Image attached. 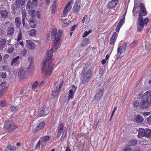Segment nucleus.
Masks as SVG:
<instances>
[{
    "mask_svg": "<svg viewBox=\"0 0 151 151\" xmlns=\"http://www.w3.org/2000/svg\"><path fill=\"white\" fill-rule=\"evenodd\" d=\"M49 113L48 109L46 108L45 106H43L42 109L40 112L39 114L40 116L46 115Z\"/></svg>",
    "mask_w": 151,
    "mask_h": 151,
    "instance_id": "19",
    "label": "nucleus"
},
{
    "mask_svg": "<svg viewBox=\"0 0 151 151\" xmlns=\"http://www.w3.org/2000/svg\"><path fill=\"white\" fill-rule=\"evenodd\" d=\"M15 22L17 27H19L21 24L20 18L19 17H17L15 19Z\"/></svg>",
    "mask_w": 151,
    "mask_h": 151,
    "instance_id": "29",
    "label": "nucleus"
},
{
    "mask_svg": "<svg viewBox=\"0 0 151 151\" xmlns=\"http://www.w3.org/2000/svg\"><path fill=\"white\" fill-rule=\"evenodd\" d=\"M30 25L31 27L35 28L36 26V22L33 19H31L30 20Z\"/></svg>",
    "mask_w": 151,
    "mask_h": 151,
    "instance_id": "31",
    "label": "nucleus"
},
{
    "mask_svg": "<svg viewBox=\"0 0 151 151\" xmlns=\"http://www.w3.org/2000/svg\"><path fill=\"white\" fill-rule=\"evenodd\" d=\"M1 76L3 78H5L6 77V73L5 72H3L1 73Z\"/></svg>",
    "mask_w": 151,
    "mask_h": 151,
    "instance_id": "52",
    "label": "nucleus"
},
{
    "mask_svg": "<svg viewBox=\"0 0 151 151\" xmlns=\"http://www.w3.org/2000/svg\"><path fill=\"white\" fill-rule=\"evenodd\" d=\"M7 89V87L2 88L0 92V98L4 94L6 90Z\"/></svg>",
    "mask_w": 151,
    "mask_h": 151,
    "instance_id": "39",
    "label": "nucleus"
},
{
    "mask_svg": "<svg viewBox=\"0 0 151 151\" xmlns=\"http://www.w3.org/2000/svg\"><path fill=\"white\" fill-rule=\"evenodd\" d=\"M150 114V112H144L143 114V115L144 116H148Z\"/></svg>",
    "mask_w": 151,
    "mask_h": 151,
    "instance_id": "54",
    "label": "nucleus"
},
{
    "mask_svg": "<svg viewBox=\"0 0 151 151\" xmlns=\"http://www.w3.org/2000/svg\"><path fill=\"white\" fill-rule=\"evenodd\" d=\"M102 95V90L99 91V92L95 95L93 101L96 102H98L100 100Z\"/></svg>",
    "mask_w": 151,
    "mask_h": 151,
    "instance_id": "17",
    "label": "nucleus"
},
{
    "mask_svg": "<svg viewBox=\"0 0 151 151\" xmlns=\"http://www.w3.org/2000/svg\"><path fill=\"white\" fill-rule=\"evenodd\" d=\"M118 0H112L107 5L108 8H113L116 6L118 2Z\"/></svg>",
    "mask_w": 151,
    "mask_h": 151,
    "instance_id": "15",
    "label": "nucleus"
},
{
    "mask_svg": "<svg viewBox=\"0 0 151 151\" xmlns=\"http://www.w3.org/2000/svg\"><path fill=\"white\" fill-rule=\"evenodd\" d=\"M137 144V141L135 140H133L130 141L128 144L129 146H133L136 145Z\"/></svg>",
    "mask_w": 151,
    "mask_h": 151,
    "instance_id": "38",
    "label": "nucleus"
},
{
    "mask_svg": "<svg viewBox=\"0 0 151 151\" xmlns=\"http://www.w3.org/2000/svg\"><path fill=\"white\" fill-rule=\"evenodd\" d=\"M11 8L14 11L16 10H17V8H17V6L16 7L14 5L12 6L11 7Z\"/></svg>",
    "mask_w": 151,
    "mask_h": 151,
    "instance_id": "55",
    "label": "nucleus"
},
{
    "mask_svg": "<svg viewBox=\"0 0 151 151\" xmlns=\"http://www.w3.org/2000/svg\"><path fill=\"white\" fill-rule=\"evenodd\" d=\"M91 75V71L90 70H88L85 74L82 75L81 78L82 83H84L86 82H88L89 80Z\"/></svg>",
    "mask_w": 151,
    "mask_h": 151,
    "instance_id": "5",
    "label": "nucleus"
},
{
    "mask_svg": "<svg viewBox=\"0 0 151 151\" xmlns=\"http://www.w3.org/2000/svg\"><path fill=\"white\" fill-rule=\"evenodd\" d=\"M62 31L59 30L58 32L56 29H53L52 31V38L56 42L59 41L61 38Z\"/></svg>",
    "mask_w": 151,
    "mask_h": 151,
    "instance_id": "3",
    "label": "nucleus"
},
{
    "mask_svg": "<svg viewBox=\"0 0 151 151\" xmlns=\"http://www.w3.org/2000/svg\"><path fill=\"white\" fill-rule=\"evenodd\" d=\"M118 32H114L111 37L110 40V43L111 45L110 47L111 52L114 47V45L117 39Z\"/></svg>",
    "mask_w": 151,
    "mask_h": 151,
    "instance_id": "8",
    "label": "nucleus"
},
{
    "mask_svg": "<svg viewBox=\"0 0 151 151\" xmlns=\"http://www.w3.org/2000/svg\"><path fill=\"white\" fill-rule=\"evenodd\" d=\"M6 82H2L1 84V86H5L6 84Z\"/></svg>",
    "mask_w": 151,
    "mask_h": 151,
    "instance_id": "63",
    "label": "nucleus"
},
{
    "mask_svg": "<svg viewBox=\"0 0 151 151\" xmlns=\"http://www.w3.org/2000/svg\"><path fill=\"white\" fill-rule=\"evenodd\" d=\"M145 134L146 130H145L142 128H139L138 130V137L140 138L143 137L144 136H145Z\"/></svg>",
    "mask_w": 151,
    "mask_h": 151,
    "instance_id": "21",
    "label": "nucleus"
},
{
    "mask_svg": "<svg viewBox=\"0 0 151 151\" xmlns=\"http://www.w3.org/2000/svg\"><path fill=\"white\" fill-rule=\"evenodd\" d=\"M27 50L25 48H24L21 51V53L23 56H25L27 54Z\"/></svg>",
    "mask_w": 151,
    "mask_h": 151,
    "instance_id": "40",
    "label": "nucleus"
},
{
    "mask_svg": "<svg viewBox=\"0 0 151 151\" xmlns=\"http://www.w3.org/2000/svg\"><path fill=\"white\" fill-rule=\"evenodd\" d=\"M135 119L137 122H142L143 120L142 117L139 115H137L135 117Z\"/></svg>",
    "mask_w": 151,
    "mask_h": 151,
    "instance_id": "33",
    "label": "nucleus"
},
{
    "mask_svg": "<svg viewBox=\"0 0 151 151\" xmlns=\"http://www.w3.org/2000/svg\"><path fill=\"white\" fill-rule=\"evenodd\" d=\"M20 58L19 55L14 58L11 62V65L13 66H18L19 64V60Z\"/></svg>",
    "mask_w": 151,
    "mask_h": 151,
    "instance_id": "18",
    "label": "nucleus"
},
{
    "mask_svg": "<svg viewBox=\"0 0 151 151\" xmlns=\"http://www.w3.org/2000/svg\"><path fill=\"white\" fill-rule=\"evenodd\" d=\"M140 10H137L138 9V6L137 5L134 4L133 9L134 12L136 13L138 12L139 17L137 22V29L138 31H141L143 28L144 26H146L147 23L149 21L148 18L144 19L142 16H145L147 14V12L145 7L142 4H141L139 5Z\"/></svg>",
    "mask_w": 151,
    "mask_h": 151,
    "instance_id": "1",
    "label": "nucleus"
},
{
    "mask_svg": "<svg viewBox=\"0 0 151 151\" xmlns=\"http://www.w3.org/2000/svg\"><path fill=\"white\" fill-rule=\"evenodd\" d=\"M14 32V29L13 27H9L7 29V34L8 35H10L13 34Z\"/></svg>",
    "mask_w": 151,
    "mask_h": 151,
    "instance_id": "30",
    "label": "nucleus"
},
{
    "mask_svg": "<svg viewBox=\"0 0 151 151\" xmlns=\"http://www.w3.org/2000/svg\"><path fill=\"white\" fill-rule=\"evenodd\" d=\"M16 147L14 146H8L5 149V151H14Z\"/></svg>",
    "mask_w": 151,
    "mask_h": 151,
    "instance_id": "32",
    "label": "nucleus"
},
{
    "mask_svg": "<svg viewBox=\"0 0 151 151\" xmlns=\"http://www.w3.org/2000/svg\"><path fill=\"white\" fill-rule=\"evenodd\" d=\"M28 33L30 36L32 37H34L36 36L37 34V31L35 29H32L28 31Z\"/></svg>",
    "mask_w": 151,
    "mask_h": 151,
    "instance_id": "24",
    "label": "nucleus"
},
{
    "mask_svg": "<svg viewBox=\"0 0 151 151\" xmlns=\"http://www.w3.org/2000/svg\"><path fill=\"white\" fill-rule=\"evenodd\" d=\"M38 84V82L37 81H36L33 84L32 86V88L33 89H35L36 87L37 86Z\"/></svg>",
    "mask_w": 151,
    "mask_h": 151,
    "instance_id": "48",
    "label": "nucleus"
},
{
    "mask_svg": "<svg viewBox=\"0 0 151 151\" xmlns=\"http://www.w3.org/2000/svg\"><path fill=\"white\" fill-rule=\"evenodd\" d=\"M131 149L129 147L125 148L123 151H131Z\"/></svg>",
    "mask_w": 151,
    "mask_h": 151,
    "instance_id": "57",
    "label": "nucleus"
},
{
    "mask_svg": "<svg viewBox=\"0 0 151 151\" xmlns=\"http://www.w3.org/2000/svg\"><path fill=\"white\" fill-rule=\"evenodd\" d=\"M151 104L150 101L145 99H143L142 97V100L140 103V108L143 109L147 107Z\"/></svg>",
    "mask_w": 151,
    "mask_h": 151,
    "instance_id": "10",
    "label": "nucleus"
},
{
    "mask_svg": "<svg viewBox=\"0 0 151 151\" xmlns=\"http://www.w3.org/2000/svg\"><path fill=\"white\" fill-rule=\"evenodd\" d=\"M40 140H39L37 144H36L35 147V149L37 150L40 148Z\"/></svg>",
    "mask_w": 151,
    "mask_h": 151,
    "instance_id": "47",
    "label": "nucleus"
},
{
    "mask_svg": "<svg viewBox=\"0 0 151 151\" xmlns=\"http://www.w3.org/2000/svg\"><path fill=\"white\" fill-rule=\"evenodd\" d=\"M28 61L30 63V65L29 66V68H31L33 67L32 63L33 62V57L30 56L28 58Z\"/></svg>",
    "mask_w": 151,
    "mask_h": 151,
    "instance_id": "37",
    "label": "nucleus"
},
{
    "mask_svg": "<svg viewBox=\"0 0 151 151\" xmlns=\"http://www.w3.org/2000/svg\"><path fill=\"white\" fill-rule=\"evenodd\" d=\"M24 71L23 70V69H21L20 70L18 73V75L19 76H22L24 75Z\"/></svg>",
    "mask_w": 151,
    "mask_h": 151,
    "instance_id": "43",
    "label": "nucleus"
},
{
    "mask_svg": "<svg viewBox=\"0 0 151 151\" xmlns=\"http://www.w3.org/2000/svg\"><path fill=\"white\" fill-rule=\"evenodd\" d=\"M147 121L151 122V115L147 118Z\"/></svg>",
    "mask_w": 151,
    "mask_h": 151,
    "instance_id": "64",
    "label": "nucleus"
},
{
    "mask_svg": "<svg viewBox=\"0 0 151 151\" xmlns=\"http://www.w3.org/2000/svg\"><path fill=\"white\" fill-rule=\"evenodd\" d=\"M126 12H125L123 15V17L122 18L120 21V22L118 23L117 27L116 29V32H118L119 31L120 28L122 27V25L124 23V20L125 19V15L126 14Z\"/></svg>",
    "mask_w": 151,
    "mask_h": 151,
    "instance_id": "12",
    "label": "nucleus"
},
{
    "mask_svg": "<svg viewBox=\"0 0 151 151\" xmlns=\"http://www.w3.org/2000/svg\"><path fill=\"white\" fill-rule=\"evenodd\" d=\"M80 2L81 0H77L75 2L73 9L74 13H78L79 11L80 7Z\"/></svg>",
    "mask_w": 151,
    "mask_h": 151,
    "instance_id": "13",
    "label": "nucleus"
},
{
    "mask_svg": "<svg viewBox=\"0 0 151 151\" xmlns=\"http://www.w3.org/2000/svg\"><path fill=\"white\" fill-rule=\"evenodd\" d=\"M17 110V109L14 106H11L10 108V111L13 112H16Z\"/></svg>",
    "mask_w": 151,
    "mask_h": 151,
    "instance_id": "41",
    "label": "nucleus"
},
{
    "mask_svg": "<svg viewBox=\"0 0 151 151\" xmlns=\"http://www.w3.org/2000/svg\"><path fill=\"white\" fill-rule=\"evenodd\" d=\"M67 19H63V18L62 17V19L61 20V22L63 23V24H62V26L63 27H65L69 25V23H67L66 21L67 20Z\"/></svg>",
    "mask_w": 151,
    "mask_h": 151,
    "instance_id": "35",
    "label": "nucleus"
},
{
    "mask_svg": "<svg viewBox=\"0 0 151 151\" xmlns=\"http://www.w3.org/2000/svg\"><path fill=\"white\" fill-rule=\"evenodd\" d=\"M89 40L88 38H84L82 41L81 43V47H83L89 43Z\"/></svg>",
    "mask_w": 151,
    "mask_h": 151,
    "instance_id": "27",
    "label": "nucleus"
},
{
    "mask_svg": "<svg viewBox=\"0 0 151 151\" xmlns=\"http://www.w3.org/2000/svg\"><path fill=\"white\" fill-rule=\"evenodd\" d=\"M31 15L32 17H34L35 16V10H33L32 12Z\"/></svg>",
    "mask_w": 151,
    "mask_h": 151,
    "instance_id": "53",
    "label": "nucleus"
},
{
    "mask_svg": "<svg viewBox=\"0 0 151 151\" xmlns=\"http://www.w3.org/2000/svg\"><path fill=\"white\" fill-rule=\"evenodd\" d=\"M127 46L126 43L119 46L117 49V55L119 57L123 56L124 54Z\"/></svg>",
    "mask_w": 151,
    "mask_h": 151,
    "instance_id": "7",
    "label": "nucleus"
},
{
    "mask_svg": "<svg viewBox=\"0 0 151 151\" xmlns=\"http://www.w3.org/2000/svg\"><path fill=\"white\" fill-rule=\"evenodd\" d=\"M26 44L27 48L29 50H35L37 45L35 44L30 40L26 41Z\"/></svg>",
    "mask_w": 151,
    "mask_h": 151,
    "instance_id": "9",
    "label": "nucleus"
},
{
    "mask_svg": "<svg viewBox=\"0 0 151 151\" xmlns=\"http://www.w3.org/2000/svg\"><path fill=\"white\" fill-rule=\"evenodd\" d=\"M76 27V25H74L72 26L70 28V30L72 32L73 31H74Z\"/></svg>",
    "mask_w": 151,
    "mask_h": 151,
    "instance_id": "58",
    "label": "nucleus"
},
{
    "mask_svg": "<svg viewBox=\"0 0 151 151\" xmlns=\"http://www.w3.org/2000/svg\"><path fill=\"white\" fill-rule=\"evenodd\" d=\"M137 41H134L130 44V46L131 47H135L136 45L137 44Z\"/></svg>",
    "mask_w": 151,
    "mask_h": 151,
    "instance_id": "50",
    "label": "nucleus"
},
{
    "mask_svg": "<svg viewBox=\"0 0 151 151\" xmlns=\"http://www.w3.org/2000/svg\"><path fill=\"white\" fill-rule=\"evenodd\" d=\"M25 2L24 0H16V6L17 8H20L21 6L24 5Z\"/></svg>",
    "mask_w": 151,
    "mask_h": 151,
    "instance_id": "22",
    "label": "nucleus"
},
{
    "mask_svg": "<svg viewBox=\"0 0 151 151\" xmlns=\"http://www.w3.org/2000/svg\"><path fill=\"white\" fill-rule=\"evenodd\" d=\"M62 132H60L59 131L58 133V134L57 135V137L58 138H59L60 136L61 135V133Z\"/></svg>",
    "mask_w": 151,
    "mask_h": 151,
    "instance_id": "60",
    "label": "nucleus"
},
{
    "mask_svg": "<svg viewBox=\"0 0 151 151\" xmlns=\"http://www.w3.org/2000/svg\"><path fill=\"white\" fill-rule=\"evenodd\" d=\"M91 32V31H89L88 32L86 31L84 32L83 34V35L82 37H84L88 35Z\"/></svg>",
    "mask_w": 151,
    "mask_h": 151,
    "instance_id": "44",
    "label": "nucleus"
},
{
    "mask_svg": "<svg viewBox=\"0 0 151 151\" xmlns=\"http://www.w3.org/2000/svg\"><path fill=\"white\" fill-rule=\"evenodd\" d=\"M87 15H85V17H83V19L82 20V22L83 23H84L85 22V20L86 19V18L87 17Z\"/></svg>",
    "mask_w": 151,
    "mask_h": 151,
    "instance_id": "59",
    "label": "nucleus"
},
{
    "mask_svg": "<svg viewBox=\"0 0 151 151\" xmlns=\"http://www.w3.org/2000/svg\"><path fill=\"white\" fill-rule=\"evenodd\" d=\"M22 34L21 33V31L20 29L19 32V34L17 40L18 41H19L22 38Z\"/></svg>",
    "mask_w": 151,
    "mask_h": 151,
    "instance_id": "45",
    "label": "nucleus"
},
{
    "mask_svg": "<svg viewBox=\"0 0 151 151\" xmlns=\"http://www.w3.org/2000/svg\"><path fill=\"white\" fill-rule=\"evenodd\" d=\"M116 109H117L116 107V106L115 107H114V109H113V110L111 114V116L110 117V119H111L113 117L114 114V112H115V111L116 110Z\"/></svg>",
    "mask_w": 151,
    "mask_h": 151,
    "instance_id": "51",
    "label": "nucleus"
},
{
    "mask_svg": "<svg viewBox=\"0 0 151 151\" xmlns=\"http://www.w3.org/2000/svg\"><path fill=\"white\" fill-rule=\"evenodd\" d=\"M76 90V87L73 85V86L72 88L70 89L69 91V93L68 96V101H69L70 99H73Z\"/></svg>",
    "mask_w": 151,
    "mask_h": 151,
    "instance_id": "14",
    "label": "nucleus"
},
{
    "mask_svg": "<svg viewBox=\"0 0 151 151\" xmlns=\"http://www.w3.org/2000/svg\"><path fill=\"white\" fill-rule=\"evenodd\" d=\"M14 50V48L13 47H11L8 48V52L9 53H11Z\"/></svg>",
    "mask_w": 151,
    "mask_h": 151,
    "instance_id": "49",
    "label": "nucleus"
},
{
    "mask_svg": "<svg viewBox=\"0 0 151 151\" xmlns=\"http://www.w3.org/2000/svg\"><path fill=\"white\" fill-rule=\"evenodd\" d=\"M145 136L147 138L151 139V130L150 129H146Z\"/></svg>",
    "mask_w": 151,
    "mask_h": 151,
    "instance_id": "34",
    "label": "nucleus"
},
{
    "mask_svg": "<svg viewBox=\"0 0 151 151\" xmlns=\"http://www.w3.org/2000/svg\"><path fill=\"white\" fill-rule=\"evenodd\" d=\"M143 99H145L151 103V91H147L143 95Z\"/></svg>",
    "mask_w": 151,
    "mask_h": 151,
    "instance_id": "16",
    "label": "nucleus"
},
{
    "mask_svg": "<svg viewBox=\"0 0 151 151\" xmlns=\"http://www.w3.org/2000/svg\"><path fill=\"white\" fill-rule=\"evenodd\" d=\"M56 7L55 6H52V7L51 13L53 14H55L56 12Z\"/></svg>",
    "mask_w": 151,
    "mask_h": 151,
    "instance_id": "42",
    "label": "nucleus"
},
{
    "mask_svg": "<svg viewBox=\"0 0 151 151\" xmlns=\"http://www.w3.org/2000/svg\"><path fill=\"white\" fill-rule=\"evenodd\" d=\"M0 14L2 17L3 18H6L8 16V12L6 10H2L1 11Z\"/></svg>",
    "mask_w": 151,
    "mask_h": 151,
    "instance_id": "28",
    "label": "nucleus"
},
{
    "mask_svg": "<svg viewBox=\"0 0 151 151\" xmlns=\"http://www.w3.org/2000/svg\"><path fill=\"white\" fill-rule=\"evenodd\" d=\"M4 127L6 129L10 131H12L17 128L14 123L11 121H7L5 124Z\"/></svg>",
    "mask_w": 151,
    "mask_h": 151,
    "instance_id": "6",
    "label": "nucleus"
},
{
    "mask_svg": "<svg viewBox=\"0 0 151 151\" xmlns=\"http://www.w3.org/2000/svg\"><path fill=\"white\" fill-rule=\"evenodd\" d=\"M139 105V103L137 101H134L133 103V105L135 107H137Z\"/></svg>",
    "mask_w": 151,
    "mask_h": 151,
    "instance_id": "56",
    "label": "nucleus"
},
{
    "mask_svg": "<svg viewBox=\"0 0 151 151\" xmlns=\"http://www.w3.org/2000/svg\"><path fill=\"white\" fill-rule=\"evenodd\" d=\"M63 84V81H62L60 83L59 86H57L56 88L54 89L52 92V96L53 97H56L58 96L59 90Z\"/></svg>",
    "mask_w": 151,
    "mask_h": 151,
    "instance_id": "11",
    "label": "nucleus"
},
{
    "mask_svg": "<svg viewBox=\"0 0 151 151\" xmlns=\"http://www.w3.org/2000/svg\"><path fill=\"white\" fill-rule=\"evenodd\" d=\"M106 62V60L105 59H103L101 61V63L102 65H104Z\"/></svg>",
    "mask_w": 151,
    "mask_h": 151,
    "instance_id": "61",
    "label": "nucleus"
},
{
    "mask_svg": "<svg viewBox=\"0 0 151 151\" xmlns=\"http://www.w3.org/2000/svg\"><path fill=\"white\" fill-rule=\"evenodd\" d=\"M45 125V122H42L40 123L35 127V130L37 131L42 129L44 127Z\"/></svg>",
    "mask_w": 151,
    "mask_h": 151,
    "instance_id": "23",
    "label": "nucleus"
},
{
    "mask_svg": "<svg viewBox=\"0 0 151 151\" xmlns=\"http://www.w3.org/2000/svg\"><path fill=\"white\" fill-rule=\"evenodd\" d=\"M50 139V137L48 136H45L43 137L42 138V140L43 142H46L49 141Z\"/></svg>",
    "mask_w": 151,
    "mask_h": 151,
    "instance_id": "36",
    "label": "nucleus"
},
{
    "mask_svg": "<svg viewBox=\"0 0 151 151\" xmlns=\"http://www.w3.org/2000/svg\"><path fill=\"white\" fill-rule=\"evenodd\" d=\"M6 102L4 100H2L0 102V106L4 107L5 106Z\"/></svg>",
    "mask_w": 151,
    "mask_h": 151,
    "instance_id": "46",
    "label": "nucleus"
},
{
    "mask_svg": "<svg viewBox=\"0 0 151 151\" xmlns=\"http://www.w3.org/2000/svg\"><path fill=\"white\" fill-rule=\"evenodd\" d=\"M73 2V0H70L68 4L65 6L64 8L62 15L61 17L63 18L66 17L68 11H69L71 9V4Z\"/></svg>",
    "mask_w": 151,
    "mask_h": 151,
    "instance_id": "4",
    "label": "nucleus"
},
{
    "mask_svg": "<svg viewBox=\"0 0 151 151\" xmlns=\"http://www.w3.org/2000/svg\"><path fill=\"white\" fill-rule=\"evenodd\" d=\"M26 9L28 11L29 13H30L32 9V4L31 1H29L27 2L26 6Z\"/></svg>",
    "mask_w": 151,
    "mask_h": 151,
    "instance_id": "25",
    "label": "nucleus"
},
{
    "mask_svg": "<svg viewBox=\"0 0 151 151\" xmlns=\"http://www.w3.org/2000/svg\"><path fill=\"white\" fill-rule=\"evenodd\" d=\"M6 41L4 39L0 38V50H2L6 43Z\"/></svg>",
    "mask_w": 151,
    "mask_h": 151,
    "instance_id": "26",
    "label": "nucleus"
},
{
    "mask_svg": "<svg viewBox=\"0 0 151 151\" xmlns=\"http://www.w3.org/2000/svg\"><path fill=\"white\" fill-rule=\"evenodd\" d=\"M37 2V0H32L33 4L35 5H36Z\"/></svg>",
    "mask_w": 151,
    "mask_h": 151,
    "instance_id": "62",
    "label": "nucleus"
},
{
    "mask_svg": "<svg viewBox=\"0 0 151 151\" xmlns=\"http://www.w3.org/2000/svg\"><path fill=\"white\" fill-rule=\"evenodd\" d=\"M55 47V46L53 47L51 49L47 51V59L45 60L42 63V70L47 76L50 75L53 69L54 64L49 60L52 57L53 50Z\"/></svg>",
    "mask_w": 151,
    "mask_h": 151,
    "instance_id": "2",
    "label": "nucleus"
},
{
    "mask_svg": "<svg viewBox=\"0 0 151 151\" xmlns=\"http://www.w3.org/2000/svg\"><path fill=\"white\" fill-rule=\"evenodd\" d=\"M64 125L63 123H61L59 126V131L62 132L63 134L62 137H65L67 134V129L66 128H64Z\"/></svg>",
    "mask_w": 151,
    "mask_h": 151,
    "instance_id": "20",
    "label": "nucleus"
}]
</instances>
